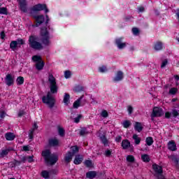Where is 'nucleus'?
<instances>
[{
	"label": "nucleus",
	"mask_w": 179,
	"mask_h": 179,
	"mask_svg": "<svg viewBox=\"0 0 179 179\" xmlns=\"http://www.w3.org/2000/svg\"><path fill=\"white\" fill-rule=\"evenodd\" d=\"M34 156H29V157H27V162L28 163H32V162H34V159H33Z\"/></svg>",
	"instance_id": "48"
},
{
	"label": "nucleus",
	"mask_w": 179,
	"mask_h": 179,
	"mask_svg": "<svg viewBox=\"0 0 179 179\" xmlns=\"http://www.w3.org/2000/svg\"><path fill=\"white\" fill-rule=\"evenodd\" d=\"M127 111H128L129 115H132V113H134V107H132V106H128Z\"/></svg>",
	"instance_id": "43"
},
{
	"label": "nucleus",
	"mask_w": 179,
	"mask_h": 179,
	"mask_svg": "<svg viewBox=\"0 0 179 179\" xmlns=\"http://www.w3.org/2000/svg\"><path fill=\"white\" fill-rule=\"evenodd\" d=\"M6 85L7 86H12L15 82V78H13V76L10 74H7L5 78Z\"/></svg>",
	"instance_id": "13"
},
{
	"label": "nucleus",
	"mask_w": 179,
	"mask_h": 179,
	"mask_svg": "<svg viewBox=\"0 0 179 179\" xmlns=\"http://www.w3.org/2000/svg\"><path fill=\"white\" fill-rule=\"evenodd\" d=\"M1 34V40H4L5 39V32L4 31H1V33L0 34Z\"/></svg>",
	"instance_id": "60"
},
{
	"label": "nucleus",
	"mask_w": 179,
	"mask_h": 179,
	"mask_svg": "<svg viewBox=\"0 0 179 179\" xmlns=\"http://www.w3.org/2000/svg\"><path fill=\"white\" fill-rule=\"evenodd\" d=\"M33 134H34V129L29 130V139H33Z\"/></svg>",
	"instance_id": "50"
},
{
	"label": "nucleus",
	"mask_w": 179,
	"mask_h": 179,
	"mask_svg": "<svg viewBox=\"0 0 179 179\" xmlns=\"http://www.w3.org/2000/svg\"><path fill=\"white\" fill-rule=\"evenodd\" d=\"M42 101L45 104H47L50 108H52V107H54V104H55V99H54L51 92H48L47 96L42 98Z\"/></svg>",
	"instance_id": "6"
},
{
	"label": "nucleus",
	"mask_w": 179,
	"mask_h": 179,
	"mask_svg": "<svg viewBox=\"0 0 179 179\" xmlns=\"http://www.w3.org/2000/svg\"><path fill=\"white\" fill-rule=\"evenodd\" d=\"M79 153V147L77 145H73L70 148V151H69L64 156V162L65 163H71L72 161V157L73 156L78 155Z\"/></svg>",
	"instance_id": "2"
},
{
	"label": "nucleus",
	"mask_w": 179,
	"mask_h": 179,
	"mask_svg": "<svg viewBox=\"0 0 179 179\" xmlns=\"http://www.w3.org/2000/svg\"><path fill=\"white\" fill-rule=\"evenodd\" d=\"M42 177H43V178H48V177H50V176H51L50 174V172L47 171H42Z\"/></svg>",
	"instance_id": "37"
},
{
	"label": "nucleus",
	"mask_w": 179,
	"mask_h": 179,
	"mask_svg": "<svg viewBox=\"0 0 179 179\" xmlns=\"http://www.w3.org/2000/svg\"><path fill=\"white\" fill-rule=\"evenodd\" d=\"M23 115H24V110H20L18 112V117H22Z\"/></svg>",
	"instance_id": "59"
},
{
	"label": "nucleus",
	"mask_w": 179,
	"mask_h": 179,
	"mask_svg": "<svg viewBox=\"0 0 179 179\" xmlns=\"http://www.w3.org/2000/svg\"><path fill=\"white\" fill-rule=\"evenodd\" d=\"M105 156H106L107 157H108L109 156H111V151L109 150H107L106 151H105Z\"/></svg>",
	"instance_id": "55"
},
{
	"label": "nucleus",
	"mask_w": 179,
	"mask_h": 179,
	"mask_svg": "<svg viewBox=\"0 0 179 179\" xmlns=\"http://www.w3.org/2000/svg\"><path fill=\"white\" fill-rule=\"evenodd\" d=\"M16 83L18 86H20L24 83V78L22 76H19L17 78Z\"/></svg>",
	"instance_id": "27"
},
{
	"label": "nucleus",
	"mask_w": 179,
	"mask_h": 179,
	"mask_svg": "<svg viewBox=\"0 0 179 179\" xmlns=\"http://www.w3.org/2000/svg\"><path fill=\"white\" fill-rule=\"evenodd\" d=\"M48 80L50 85V93H52V94L58 93V85L55 77L52 74H49Z\"/></svg>",
	"instance_id": "4"
},
{
	"label": "nucleus",
	"mask_w": 179,
	"mask_h": 179,
	"mask_svg": "<svg viewBox=\"0 0 179 179\" xmlns=\"http://www.w3.org/2000/svg\"><path fill=\"white\" fill-rule=\"evenodd\" d=\"M8 9L5 7L0 8V14L1 15H7Z\"/></svg>",
	"instance_id": "38"
},
{
	"label": "nucleus",
	"mask_w": 179,
	"mask_h": 179,
	"mask_svg": "<svg viewBox=\"0 0 179 179\" xmlns=\"http://www.w3.org/2000/svg\"><path fill=\"white\" fill-rule=\"evenodd\" d=\"M17 47H20V45H23L24 44V41L22 38H18L16 41Z\"/></svg>",
	"instance_id": "36"
},
{
	"label": "nucleus",
	"mask_w": 179,
	"mask_h": 179,
	"mask_svg": "<svg viewBox=\"0 0 179 179\" xmlns=\"http://www.w3.org/2000/svg\"><path fill=\"white\" fill-rule=\"evenodd\" d=\"M127 160L130 163H134V162H135V157L132 155H129L127 157Z\"/></svg>",
	"instance_id": "40"
},
{
	"label": "nucleus",
	"mask_w": 179,
	"mask_h": 179,
	"mask_svg": "<svg viewBox=\"0 0 179 179\" xmlns=\"http://www.w3.org/2000/svg\"><path fill=\"white\" fill-rule=\"evenodd\" d=\"M134 129L137 131V132H141L143 127H142V123L136 122L134 125Z\"/></svg>",
	"instance_id": "22"
},
{
	"label": "nucleus",
	"mask_w": 179,
	"mask_h": 179,
	"mask_svg": "<svg viewBox=\"0 0 179 179\" xmlns=\"http://www.w3.org/2000/svg\"><path fill=\"white\" fill-rule=\"evenodd\" d=\"M41 41L44 45H50L51 41H50V33L47 30V27L41 29Z\"/></svg>",
	"instance_id": "3"
},
{
	"label": "nucleus",
	"mask_w": 179,
	"mask_h": 179,
	"mask_svg": "<svg viewBox=\"0 0 179 179\" xmlns=\"http://www.w3.org/2000/svg\"><path fill=\"white\" fill-rule=\"evenodd\" d=\"M170 117H171V113H170L169 112H166L165 113V117L166 118H170Z\"/></svg>",
	"instance_id": "62"
},
{
	"label": "nucleus",
	"mask_w": 179,
	"mask_h": 179,
	"mask_svg": "<svg viewBox=\"0 0 179 179\" xmlns=\"http://www.w3.org/2000/svg\"><path fill=\"white\" fill-rule=\"evenodd\" d=\"M133 139L136 145H139V143H141V137L138 136L137 134L133 135Z\"/></svg>",
	"instance_id": "30"
},
{
	"label": "nucleus",
	"mask_w": 179,
	"mask_h": 179,
	"mask_svg": "<svg viewBox=\"0 0 179 179\" xmlns=\"http://www.w3.org/2000/svg\"><path fill=\"white\" fill-rule=\"evenodd\" d=\"M177 92H178V89L176 87L171 88L169 90V94L174 95L176 93H177Z\"/></svg>",
	"instance_id": "39"
},
{
	"label": "nucleus",
	"mask_w": 179,
	"mask_h": 179,
	"mask_svg": "<svg viewBox=\"0 0 179 179\" xmlns=\"http://www.w3.org/2000/svg\"><path fill=\"white\" fill-rule=\"evenodd\" d=\"M131 146V142H129L127 139L123 140L122 141V149H128Z\"/></svg>",
	"instance_id": "21"
},
{
	"label": "nucleus",
	"mask_w": 179,
	"mask_h": 179,
	"mask_svg": "<svg viewBox=\"0 0 179 179\" xmlns=\"http://www.w3.org/2000/svg\"><path fill=\"white\" fill-rule=\"evenodd\" d=\"M172 160H173V163H175V164H178V162H179L178 158H177L176 157H173Z\"/></svg>",
	"instance_id": "51"
},
{
	"label": "nucleus",
	"mask_w": 179,
	"mask_h": 179,
	"mask_svg": "<svg viewBox=\"0 0 179 179\" xmlns=\"http://www.w3.org/2000/svg\"><path fill=\"white\" fill-rule=\"evenodd\" d=\"M141 159L143 162H150V158L149 157V155L145 154L141 156Z\"/></svg>",
	"instance_id": "34"
},
{
	"label": "nucleus",
	"mask_w": 179,
	"mask_h": 179,
	"mask_svg": "<svg viewBox=\"0 0 179 179\" xmlns=\"http://www.w3.org/2000/svg\"><path fill=\"white\" fill-rule=\"evenodd\" d=\"M33 17L35 19L36 24L33 25V27H38L41 24H43L45 22V17L43 15L33 14Z\"/></svg>",
	"instance_id": "9"
},
{
	"label": "nucleus",
	"mask_w": 179,
	"mask_h": 179,
	"mask_svg": "<svg viewBox=\"0 0 179 179\" xmlns=\"http://www.w3.org/2000/svg\"><path fill=\"white\" fill-rule=\"evenodd\" d=\"M171 115L175 118H176V117H178V115H179V110H177L176 109L172 110Z\"/></svg>",
	"instance_id": "41"
},
{
	"label": "nucleus",
	"mask_w": 179,
	"mask_h": 179,
	"mask_svg": "<svg viewBox=\"0 0 179 179\" xmlns=\"http://www.w3.org/2000/svg\"><path fill=\"white\" fill-rule=\"evenodd\" d=\"M122 125H123L124 128H129V127H131V121H129V120H124L122 122Z\"/></svg>",
	"instance_id": "35"
},
{
	"label": "nucleus",
	"mask_w": 179,
	"mask_h": 179,
	"mask_svg": "<svg viewBox=\"0 0 179 179\" xmlns=\"http://www.w3.org/2000/svg\"><path fill=\"white\" fill-rule=\"evenodd\" d=\"M121 141H122V137L121 136H117L115 138V141L116 142L120 143V142H121Z\"/></svg>",
	"instance_id": "54"
},
{
	"label": "nucleus",
	"mask_w": 179,
	"mask_h": 179,
	"mask_svg": "<svg viewBox=\"0 0 179 179\" xmlns=\"http://www.w3.org/2000/svg\"><path fill=\"white\" fill-rule=\"evenodd\" d=\"M38 128V126L37 125V123L34 122L33 125V128L31 129H34V131H36V129H37Z\"/></svg>",
	"instance_id": "58"
},
{
	"label": "nucleus",
	"mask_w": 179,
	"mask_h": 179,
	"mask_svg": "<svg viewBox=\"0 0 179 179\" xmlns=\"http://www.w3.org/2000/svg\"><path fill=\"white\" fill-rule=\"evenodd\" d=\"M100 139L102 143H103L104 146H107L108 145V140H107V138H106V136L104 135L100 136Z\"/></svg>",
	"instance_id": "29"
},
{
	"label": "nucleus",
	"mask_w": 179,
	"mask_h": 179,
	"mask_svg": "<svg viewBox=\"0 0 179 179\" xmlns=\"http://www.w3.org/2000/svg\"><path fill=\"white\" fill-rule=\"evenodd\" d=\"M168 149L171 150V152H176L177 150V145H176V142L173 141H171L168 143Z\"/></svg>",
	"instance_id": "16"
},
{
	"label": "nucleus",
	"mask_w": 179,
	"mask_h": 179,
	"mask_svg": "<svg viewBox=\"0 0 179 179\" xmlns=\"http://www.w3.org/2000/svg\"><path fill=\"white\" fill-rule=\"evenodd\" d=\"M81 118H82V115H78V117L74 118V122H76V124L79 123Z\"/></svg>",
	"instance_id": "46"
},
{
	"label": "nucleus",
	"mask_w": 179,
	"mask_h": 179,
	"mask_svg": "<svg viewBox=\"0 0 179 179\" xmlns=\"http://www.w3.org/2000/svg\"><path fill=\"white\" fill-rule=\"evenodd\" d=\"M32 60L34 62H37L36 69H38V71H41V69L44 68V62L41 61V57L38 55H34L32 57Z\"/></svg>",
	"instance_id": "10"
},
{
	"label": "nucleus",
	"mask_w": 179,
	"mask_h": 179,
	"mask_svg": "<svg viewBox=\"0 0 179 179\" xmlns=\"http://www.w3.org/2000/svg\"><path fill=\"white\" fill-rule=\"evenodd\" d=\"M10 48L12 51H15L17 48V43L15 41H12L10 43Z\"/></svg>",
	"instance_id": "24"
},
{
	"label": "nucleus",
	"mask_w": 179,
	"mask_h": 179,
	"mask_svg": "<svg viewBox=\"0 0 179 179\" xmlns=\"http://www.w3.org/2000/svg\"><path fill=\"white\" fill-rule=\"evenodd\" d=\"M152 169L155 173V177L157 179H166L163 176V168L156 164L152 165Z\"/></svg>",
	"instance_id": "8"
},
{
	"label": "nucleus",
	"mask_w": 179,
	"mask_h": 179,
	"mask_svg": "<svg viewBox=\"0 0 179 179\" xmlns=\"http://www.w3.org/2000/svg\"><path fill=\"white\" fill-rule=\"evenodd\" d=\"M58 173V171L57 169L55 170H52L50 171V175H52V174H57Z\"/></svg>",
	"instance_id": "57"
},
{
	"label": "nucleus",
	"mask_w": 179,
	"mask_h": 179,
	"mask_svg": "<svg viewBox=\"0 0 179 179\" xmlns=\"http://www.w3.org/2000/svg\"><path fill=\"white\" fill-rule=\"evenodd\" d=\"M82 99H83V96H80L78 99L74 101L73 105V108H79V107H80V101H82Z\"/></svg>",
	"instance_id": "23"
},
{
	"label": "nucleus",
	"mask_w": 179,
	"mask_h": 179,
	"mask_svg": "<svg viewBox=\"0 0 179 179\" xmlns=\"http://www.w3.org/2000/svg\"><path fill=\"white\" fill-rule=\"evenodd\" d=\"M168 63L169 62L167 61V59L164 60L161 65V68H164V66H166V65H167Z\"/></svg>",
	"instance_id": "52"
},
{
	"label": "nucleus",
	"mask_w": 179,
	"mask_h": 179,
	"mask_svg": "<svg viewBox=\"0 0 179 179\" xmlns=\"http://www.w3.org/2000/svg\"><path fill=\"white\" fill-rule=\"evenodd\" d=\"M42 156L45 159V162L49 166H53L57 162H58V156L55 154H51L50 150H46L42 152Z\"/></svg>",
	"instance_id": "1"
},
{
	"label": "nucleus",
	"mask_w": 179,
	"mask_h": 179,
	"mask_svg": "<svg viewBox=\"0 0 179 179\" xmlns=\"http://www.w3.org/2000/svg\"><path fill=\"white\" fill-rule=\"evenodd\" d=\"M138 12H144L145 11V8L144 7H138Z\"/></svg>",
	"instance_id": "63"
},
{
	"label": "nucleus",
	"mask_w": 179,
	"mask_h": 179,
	"mask_svg": "<svg viewBox=\"0 0 179 179\" xmlns=\"http://www.w3.org/2000/svg\"><path fill=\"white\" fill-rule=\"evenodd\" d=\"M83 162V155H77L75 157L73 163L74 164H80Z\"/></svg>",
	"instance_id": "18"
},
{
	"label": "nucleus",
	"mask_w": 179,
	"mask_h": 179,
	"mask_svg": "<svg viewBox=\"0 0 179 179\" xmlns=\"http://www.w3.org/2000/svg\"><path fill=\"white\" fill-rule=\"evenodd\" d=\"M5 112L0 113V118H5Z\"/></svg>",
	"instance_id": "64"
},
{
	"label": "nucleus",
	"mask_w": 179,
	"mask_h": 179,
	"mask_svg": "<svg viewBox=\"0 0 179 179\" xmlns=\"http://www.w3.org/2000/svg\"><path fill=\"white\" fill-rule=\"evenodd\" d=\"M101 117H103V118H107L108 117V113L107 110H103L101 113Z\"/></svg>",
	"instance_id": "45"
},
{
	"label": "nucleus",
	"mask_w": 179,
	"mask_h": 179,
	"mask_svg": "<svg viewBox=\"0 0 179 179\" xmlns=\"http://www.w3.org/2000/svg\"><path fill=\"white\" fill-rule=\"evenodd\" d=\"M69 99H71V96H69V94H64L63 101L66 106H68V104H69Z\"/></svg>",
	"instance_id": "26"
},
{
	"label": "nucleus",
	"mask_w": 179,
	"mask_h": 179,
	"mask_svg": "<svg viewBox=\"0 0 179 179\" xmlns=\"http://www.w3.org/2000/svg\"><path fill=\"white\" fill-rule=\"evenodd\" d=\"M132 31L134 36H138L139 34V29L138 28H133Z\"/></svg>",
	"instance_id": "47"
},
{
	"label": "nucleus",
	"mask_w": 179,
	"mask_h": 179,
	"mask_svg": "<svg viewBox=\"0 0 179 179\" xmlns=\"http://www.w3.org/2000/svg\"><path fill=\"white\" fill-rule=\"evenodd\" d=\"M9 153V150H4L1 152V156H6Z\"/></svg>",
	"instance_id": "53"
},
{
	"label": "nucleus",
	"mask_w": 179,
	"mask_h": 179,
	"mask_svg": "<svg viewBox=\"0 0 179 179\" xmlns=\"http://www.w3.org/2000/svg\"><path fill=\"white\" fill-rule=\"evenodd\" d=\"M84 164H85V166H86V167H88V168L93 167V162H92V160L87 159L85 161Z\"/></svg>",
	"instance_id": "33"
},
{
	"label": "nucleus",
	"mask_w": 179,
	"mask_h": 179,
	"mask_svg": "<svg viewBox=\"0 0 179 179\" xmlns=\"http://www.w3.org/2000/svg\"><path fill=\"white\" fill-rule=\"evenodd\" d=\"M22 150L24 152H29L30 150V147L29 145L22 146Z\"/></svg>",
	"instance_id": "49"
},
{
	"label": "nucleus",
	"mask_w": 179,
	"mask_h": 179,
	"mask_svg": "<svg viewBox=\"0 0 179 179\" xmlns=\"http://www.w3.org/2000/svg\"><path fill=\"white\" fill-rule=\"evenodd\" d=\"M82 90H83V87H77L76 88V92H80Z\"/></svg>",
	"instance_id": "61"
},
{
	"label": "nucleus",
	"mask_w": 179,
	"mask_h": 179,
	"mask_svg": "<svg viewBox=\"0 0 179 179\" xmlns=\"http://www.w3.org/2000/svg\"><path fill=\"white\" fill-rule=\"evenodd\" d=\"M49 145L50 146H58L59 145V141L56 138H51L49 140Z\"/></svg>",
	"instance_id": "20"
},
{
	"label": "nucleus",
	"mask_w": 179,
	"mask_h": 179,
	"mask_svg": "<svg viewBox=\"0 0 179 179\" xmlns=\"http://www.w3.org/2000/svg\"><path fill=\"white\" fill-rule=\"evenodd\" d=\"M5 138L6 141H13L16 138V136L12 132H8L5 134Z\"/></svg>",
	"instance_id": "19"
},
{
	"label": "nucleus",
	"mask_w": 179,
	"mask_h": 179,
	"mask_svg": "<svg viewBox=\"0 0 179 179\" xmlns=\"http://www.w3.org/2000/svg\"><path fill=\"white\" fill-rule=\"evenodd\" d=\"M145 142H146V145H148V146H152V145H153V138L148 137L145 139Z\"/></svg>",
	"instance_id": "31"
},
{
	"label": "nucleus",
	"mask_w": 179,
	"mask_h": 179,
	"mask_svg": "<svg viewBox=\"0 0 179 179\" xmlns=\"http://www.w3.org/2000/svg\"><path fill=\"white\" fill-rule=\"evenodd\" d=\"M96 173L94 171H89L86 173L87 178L93 179L96 177Z\"/></svg>",
	"instance_id": "25"
},
{
	"label": "nucleus",
	"mask_w": 179,
	"mask_h": 179,
	"mask_svg": "<svg viewBox=\"0 0 179 179\" xmlns=\"http://www.w3.org/2000/svg\"><path fill=\"white\" fill-rule=\"evenodd\" d=\"M99 71L101 73H104V72H107V67L106 66H102L99 68Z\"/></svg>",
	"instance_id": "42"
},
{
	"label": "nucleus",
	"mask_w": 179,
	"mask_h": 179,
	"mask_svg": "<svg viewBox=\"0 0 179 179\" xmlns=\"http://www.w3.org/2000/svg\"><path fill=\"white\" fill-rule=\"evenodd\" d=\"M124 79V73L121 71L117 72L115 76L113 78V82L117 83L118 82H121Z\"/></svg>",
	"instance_id": "12"
},
{
	"label": "nucleus",
	"mask_w": 179,
	"mask_h": 179,
	"mask_svg": "<svg viewBox=\"0 0 179 179\" xmlns=\"http://www.w3.org/2000/svg\"><path fill=\"white\" fill-rule=\"evenodd\" d=\"M162 115H164L163 109H162V108L155 107L153 108L152 113L151 114V119L153 121L155 117H162Z\"/></svg>",
	"instance_id": "11"
},
{
	"label": "nucleus",
	"mask_w": 179,
	"mask_h": 179,
	"mask_svg": "<svg viewBox=\"0 0 179 179\" xmlns=\"http://www.w3.org/2000/svg\"><path fill=\"white\" fill-rule=\"evenodd\" d=\"M57 131H58V134H59V136H62V138H64V136H65V129H64V128H62L61 127H58Z\"/></svg>",
	"instance_id": "28"
},
{
	"label": "nucleus",
	"mask_w": 179,
	"mask_h": 179,
	"mask_svg": "<svg viewBox=\"0 0 179 179\" xmlns=\"http://www.w3.org/2000/svg\"><path fill=\"white\" fill-rule=\"evenodd\" d=\"M153 49L155 51H162L163 50V43L162 41H157L154 43Z\"/></svg>",
	"instance_id": "15"
},
{
	"label": "nucleus",
	"mask_w": 179,
	"mask_h": 179,
	"mask_svg": "<svg viewBox=\"0 0 179 179\" xmlns=\"http://www.w3.org/2000/svg\"><path fill=\"white\" fill-rule=\"evenodd\" d=\"M19 3L21 10H22V12H27V8L26 7L27 3L26 0H19Z\"/></svg>",
	"instance_id": "17"
},
{
	"label": "nucleus",
	"mask_w": 179,
	"mask_h": 179,
	"mask_svg": "<svg viewBox=\"0 0 179 179\" xmlns=\"http://www.w3.org/2000/svg\"><path fill=\"white\" fill-rule=\"evenodd\" d=\"M27 162V157H22L21 158V163H26Z\"/></svg>",
	"instance_id": "56"
},
{
	"label": "nucleus",
	"mask_w": 179,
	"mask_h": 179,
	"mask_svg": "<svg viewBox=\"0 0 179 179\" xmlns=\"http://www.w3.org/2000/svg\"><path fill=\"white\" fill-rule=\"evenodd\" d=\"M115 43L119 50H122L123 48H125V47H127V43L122 42V38H119L116 39Z\"/></svg>",
	"instance_id": "14"
},
{
	"label": "nucleus",
	"mask_w": 179,
	"mask_h": 179,
	"mask_svg": "<svg viewBox=\"0 0 179 179\" xmlns=\"http://www.w3.org/2000/svg\"><path fill=\"white\" fill-rule=\"evenodd\" d=\"M41 10H45V13H48L49 10L47 8V5L38 3L34 6L31 9V14L33 16V15H36V12H40Z\"/></svg>",
	"instance_id": "7"
},
{
	"label": "nucleus",
	"mask_w": 179,
	"mask_h": 179,
	"mask_svg": "<svg viewBox=\"0 0 179 179\" xmlns=\"http://www.w3.org/2000/svg\"><path fill=\"white\" fill-rule=\"evenodd\" d=\"M87 134H89V131H87V129L85 127L82 128L80 131V136H85V135H87Z\"/></svg>",
	"instance_id": "32"
},
{
	"label": "nucleus",
	"mask_w": 179,
	"mask_h": 179,
	"mask_svg": "<svg viewBox=\"0 0 179 179\" xmlns=\"http://www.w3.org/2000/svg\"><path fill=\"white\" fill-rule=\"evenodd\" d=\"M28 44L30 48H32L33 50H43V45L40 42H38V39L36 36H29Z\"/></svg>",
	"instance_id": "5"
},
{
	"label": "nucleus",
	"mask_w": 179,
	"mask_h": 179,
	"mask_svg": "<svg viewBox=\"0 0 179 179\" xmlns=\"http://www.w3.org/2000/svg\"><path fill=\"white\" fill-rule=\"evenodd\" d=\"M64 78L66 79H69V78H71V71H66L64 72Z\"/></svg>",
	"instance_id": "44"
}]
</instances>
